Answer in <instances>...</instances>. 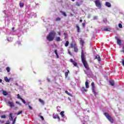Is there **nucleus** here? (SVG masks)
Listing matches in <instances>:
<instances>
[{
	"label": "nucleus",
	"instance_id": "nucleus-24",
	"mask_svg": "<svg viewBox=\"0 0 124 124\" xmlns=\"http://www.w3.org/2000/svg\"><path fill=\"white\" fill-rule=\"evenodd\" d=\"M64 111H61V113H60V115L62 116V118H63V117H64Z\"/></svg>",
	"mask_w": 124,
	"mask_h": 124
},
{
	"label": "nucleus",
	"instance_id": "nucleus-28",
	"mask_svg": "<svg viewBox=\"0 0 124 124\" xmlns=\"http://www.w3.org/2000/svg\"><path fill=\"white\" fill-rule=\"evenodd\" d=\"M61 17H57L56 18V22H58V21H61Z\"/></svg>",
	"mask_w": 124,
	"mask_h": 124
},
{
	"label": "nucleus",
	"instance_id": "nucleus-25",
	"mask_svg": "<svg viewBox=\"0 0 124 124\" xmlns=\"http://www.w3.org/2000/svg\"><path fill=\"white\" fill-rule=\"evenodd\" d=\"M68 73H69V70H67V72L65 73V77H67L68 76Z\"/></svg>",
	"mask_w": 124,
	"mask_h": 124
},
{
	"label": "nucleus",
	"instance_id": "nucleus-26",
	"mask_svg": "<svg viewBox=\"0 0 124 124\" xmlns=\"http://www.w3.org/2000/svg\"><path fill=\"white\" fill-rule=\"evenodd\" d=\"M80 43L81 44H82V46H83L84 43H85V42H84V40H83L81 38H80Z\"/></svg>",
	"mask_w": 124,
	"mask_h": 124
},
{
	"label": "nucleus",
	"instance_id": "nucleus-45",
	"mask_svg": "<svg viewBox=\"0 0 124 124\" xmlns=\"http://www.w3.org/2000/svg\"><path fill=\"white\" fill-rule=\"evenodd\" d=\"M98 56L99 55H97V56H96L95 57V60H97V58H98Z\"/></svg>",
	"mask_w": 124,
	"mask_h": 124
},
{
	"label": "nucleus",
	"instance_id": "nucleus-6",
	"mask_svg": "<svg viewBox=\"0 0 124 124\" xmlns=\"http://www.w3.org/2000/svg\"><path fill=\"white\" fill-rule=\"evenodd\" d=\"M115 38L117 40V44H118V45H119L120 46H122V40L119 39V37H118V36H115Z\"/></svg>",
	"mask_w": 124,
	"mask_h": 124
},
{
	"label": "nucleus",
	"instance_id": "nucleus-21",
	"mask_svg": "<svg viewBox=\"0 0 124 124\" xmlns=\"http://www.w3.org/2000/svg\"><path fill=\"white\" fill-rule=\"evenodd\" d=\"M56 41L57 42H59V41H61V37H56Z\"/></svg>",
	"mask_w": 124,
	"mask_h": 124
},
{
	"label": "nucleus",
	"instance_id": "nucleus-14",
	"mask_svg": "<svg viewBox=\"0 0 124 124\" xmlns=\"http://www.w3.org/2000/svg\"><path fill=\"white\" fill-rule=\"evenodd\" d=\"M76 29L77 32H80L81 31L80 27H79V25H78V24L76 25Z\"/></svg>",
	"mask_w": 124,
	"mask_h": 124
},
{
	"label": "nucleus",
	"instance_id": "nucleus-55",
	"mask_svg": "<svg viewBox=\"0 0 124 124\" xmlns=\"http://www.w3.org/2000/svg\"><path fill=\"white\" fill-rule=\"evenodd\" d=\"M15 29V28H14V27H13V28H12V30L13 31H14Z\"/></svg>",
	"mask_w": 124,
	"mask_h": 124
},
{
	"label": "nucleus",
	"instance_id": "nucleus-46",
	"mask_svg": "<svg viewBox=\"0 0 124 124\" xmlns=\"http://www.w3.org/2000/svg\"><path fill=\"white\" fill-rule=\"evenodd\" d=\"M82 26L85 27V26H86V23H83L82 24Z\"/></svg>",
	"mask_w": 124,
	"mask_h": 124
},
{
	"label": "nucleus",
	"instance_id": "nucleus-19",
	"mask_svg": "<svg viewBox=\"0 0 124 124\" xmlns=\"http://www.w3.org/2000/svg\"><path fill=\"white\" fill-rule=\"evenodd\" d=\"M85 87L86 89H89V82L88 81L85 82Z\"/></svg>",
	"mask_w": 124,
	"mask_h": 124
},
{
	"label": "nucleus",
	"instance_id": "nucleus-52",
	"mask_svg": "<svg viewBox=\"0 0 124 124\" xmlns=\"http://www.w3.org/2000/svg\"><path fill=\"white\" fill-rule=\"evenodd\" d=\"M30 103H31V102H28L27 103V105L29 106V105H30Z\"/></svg>",
	"mask_w": 124,
	"mask_h": 124
},
{
	"label": "nucleus",
	"instance_id": "nucleus-48",
	"mask_svg": "<svg viewBox=\"0 0 124 124\" xmlns=\"http://www.w3.org/2000/svg\"><path fill=\"white\" fill-rule=\"evenodd\" d=\"M47 82H50V78H47Z\"/></svg>",
	"mask_w": 124,
	"mask_h": 124
},
{
	"label": "nucleus",
	"instance_id": "nucleus-49",
	"mask_svg": "<svg viewBox=\"0 0 124 124\" xmlns=\"http://www.w3.org/2000/svg\"><path fill=\"white\" fill-rule=\"evenodd\" d=\"M16 104H20V102L18 101L16 102Z\"/></svg>",
	"mask_w": 124,
	"mask_h": 124
},
{
	"label": "nucleus",
	"instance_id": "nucleus-57",
	"mask_svg": "<svg viewBox=\"0 0 124 124\" xmlns=\"http://www.w3.org/2000/svg\"><path fill=\"white\" fill-rule=\"evenodd\" d=\"M58 34L59 35H61V32H59Z\"/></svg>",
	"mask_w": 124,
	"mask_h": 124
},
{
	"label": "nucleus",
	"instance_id": "nucleus-47",
	"mask_svg": "<svg viewBox=\"0 0 124 124\" xmlns=\"http://www.w3.org/2000/svg\"><path fill=\"white\" fill-rule=\"evenodd\" d=\"M5 124H10V122H9V120L7 121V123Z\"/></svg>",
	"mask_w": 124,
	"mask_h": 124
},
{
	"label": "nucleus",
	"instance_id": "nucleus-3",
	"mask_svg": "<svg viewBox=\"0 0 124 124\" xmlns=\"http://www.w3.org/2000/svg\"><path fill=\"white\" fill-rule=\"evenodd\" d=\"M104 116L108 119V120L111 123V124H113L114 123V119H113V118L110 116V114L108 113V112H105L104 113Z\"/></svg>",
	"mask_w": 124,
	"mask_h": 124
},
{
	"label": "nucleus",
	"instance_id": "nucleus-10",
	"mask_svg": "<svg viewBox=\"0 0 124 124\" xmlns=\"http://www.w3.org/2000/svg\"><path fill=\"white\" fill-rule=\"evenodd\" d=\"M53 119H58V120H61L60 116H59L58 114H56L53 115Z\"/></svg>",
	"mask_w": 124,
	"mask_h": 124
},
{
	"label": "nucleus",
	"instance_id": "nucleus-35",
	"mask_svg": "<svg viewBox=\"0 0 124 124\" xmlns=\"http://www.w3.org/2000/svg\"><path fill=\"white\" fill-rule=\"evenodd\" d=\"M3 95H7V92L5 91L3 92Z\"/></svg>",
	"mask_w": 124,
	"mask_h": 124
},
{
	"label": "nucleus",
	"instance_id": "nucleus-23",
	"mask_svg": "<svg viewBox=\"0 0 124 124\" xmlns=\"http://www.w3.org/2000/svg\"><path fill=\"white\" fill-rule=\"evenodd\" d=\"M64 45L65 47L68 46V45H69V42L68 41H66Z\"/></svg>",
	"mask_w": 124,
	"mask_h": 124
},
{
	"label": "nucleus",
	"instance_id": "nucleus-15",
	"mask_svg": "<svg viewBox=\"0 0 124 124\" xmlns=\"http://www.w3.org/2000/svg\"><path fill=\"white\" fill-rule=\"evenodd\" d=\"M54 53H55V55H56L57 59H59L60 58V56H59V54H58V50L55 49Z\"/></svg>",
	"mask_w": 124,
	"mask_h": 124
},
{
	"label": "nucleus",
	"instance_id": "nucleus-12",
	"mask_svg": "<svg viewBox=\"0 0 124 124\" xmlns=\"http://www.w3.org/2000/svg\"><path fill=\"white\" fill-rule=\"evenodd\" d=\"M80 91H81V92H83V93H85V92H88V90L86 89L85 88V87H82L81 89H80Z\"/></svg>",
	"mask_w": 124,
	"mask_h": 124
},
{
	"label": "nucleus",
	"instance_id": "nucleus-50",
	"mask_svg": "<svg viewBox=\"0 0 124 124\" xmlns=\"http://www.w3.org/2000/svg\"><path fill=\"white\" fill-rule=\"evenodd\" d=\"M17 44H21V42L18 41V42H17Z\"/></svg>",
	"mask_w": 124,
	"mask_h": 124
},
{
	"label": "nucleus",
	"instance_id": "nucleus-54",
	"mask_svg": "<svg viewBox=\"0 0 124 124\" xmlns=\"http://www.w3.org/2000/svg\"><path fill=\"white\" fill-rule=\"evenodd\" d=\"M79 21L80 22V23H82V22H83V20L80 19V20H79Z\"/></svg>",
	"mask_w": 124,
	"mask_h": 124
},
{
	"label": "nucleus",
	"instance_id": "nucleus-41",
	"mask_svg": "<svg viewBox=\"0 0 124 124\" xmlns=\"http://www.w3.org/2000/svg\"><path fill=\"white\" fill-rule=\"evenodd\" d=\"M28 107H29L30 110H32V107H31V106L29 105Z\"/></svg>",
	"mask_w": 124,
	"mask_h": 124
},
{
	"label": "nucleus",
	"instance_id": "nucleus-42",
	"mask_svg": "<svg viewBox=\"0 0 124 124\" xmlns=\"http://www.w3.org/2000/svg\"><path fill=\"white\" fill-rule=\"evenodd\" d=\"M40 117L41 119L42 120V121H44V117H43V116L41 115Z\"/></svg>",
	"mask_w": 124,
	"mask_h": 124
},
{
	"label": "nucleus",
	"instance_id": "nucleus-37",
	"mask_svg": "<svg viewBox=\"0 0 124 124\" xmlns=\"http://www.w3.org/2000/svg\"><path fill=\"white\" fill-rule=\"evenodd\" d=\"M21 100L22 101V102L24 104H26V101H25V100H24V99H21Z\"/></svg>",
	"mask_w": 124,
	"mask_h": 124
},
{
	"label": "nucleus",
	"instance_id": "nucleus-60",
	"mask_svg": "<svg viewBox=\"0 0 124 124\" xmlns=\"http://www.w3.org/2000/svg\"><path fill=\"white\" fill-rule=\"evenodd\" d=\"M16 86H18V83H16Z\"/></svg>",
	"mask_w": 124,
	"mask_h": 124
},
{
	"label": "nucleus",
	"instance_id": "nucleus-22",
	"mask_svg": "<svg viewBox=\"0 0 124 124\" xmlns=\"http://www.w3.org/2000/svg\"><path fill=\"white\" fill-rule=\"evenodd\" d=\"M9 120L13 121V117H12V113H10L9 115Z\"/></svg>",
	"mask_w": 124,
	"mask_h": 124
},
{
	"label": "nucleus",
	"instance_id": "nucleus-44",
	"mask_svg": "<svg viewBox=\"0 0 124 124\" xmlns=\"http://www.w3.org/2000/svg\"><path fill=\"white\" fill-rule=\"evenodd\" d=\"M64 35L65 37H66L67 36V34L66 33H64Z\"/></svg>",
	"mask_w": 124,
	"mask_h": 124
},
{
	"label": "nucleus",
	"instance_id": "nucleus-17",
	"mask_svg": "<svg viewBox=\"0 0 124 124\" xmlns=\"http://www.w3.org/2000/svg\"><path fill=\"white\" fill-rule=\"evenodd\" d=\"M106 6H107V7H110L111 6V3H110L109 2H106Z\"/></svg>",
	"mask_w": 124,
	"mask_h": 124
},
{
	"label": "nucleus",
	"instance_id": "nucleus-38",
	"mask_svg": "<svg viewBox=\"0 0 124 124\" xmlns=\"http://www.w3.org/2000/svg\"><path fill=\"white\" fill-rule=\"evenodd\" d=\"M22 113H23L22 111H19L17 112V115H20V114H22Z\"/></svg>",
	"mask_w": 124,
	"mask_h": 124
},
{
	"label": "nucleus",
	"instance_id": "nucleus-58",
	"mask_svg": "<svg viewBox=\"0 0 124 124\" xmlns=\"http://www.w3.org/2000/svg\"><path fill=\"white\" fill-rule=\"evenodd\" d=\"M1 123H2V124H4V121H2V122H1Z\"/></svg>",
	"mask_w": 124,
	"mask_h": 124
},
{
	"label": "nucleus",
	"instance_id": "nucleus-59",
	"mask_svg": "<svg viewBox=\"0 0 124 124\" xmlns=\"http://www.w3.org/2000/svg\"><path fill=\"white\" fill-rule=\"evenodd\" d=\"M72 1H75V0H71Z\"/></svg>",
	"mask_w": 124,
	"mask_h": 124
},
{
	"label": "nucleus",
	"instance_id": "nucleus-51",
	"mask_svg": "<svg viewBox=\"0 0 124 124\" xmlns=\"http://www.w3.org/2000/svg\"><path fill=\"white\" fill-rule=\"evenodd\" d=\"M123 50L121 51V52H123V53H124V46L123 47Z\"/></svg>",
	"mask_w": 124,
	"mask_h": 124
},
{
	"label": "nucleus",
	"instance_id": "nucleus-4",
	"mask_svg": "<svg viewBox=\"0 0 124 124\" xmlns=\"http://www.w3.org/2000/svg\"><path fill=\"white\" fill-rule=\"evenodd\" d=\"M91 86H92V93H93L94 95H96V94H97V93L96 92V90H95V86L94 85V82H92L91 83Z\"/></svg>",
	"mask_w": 124,
	"mask_h": 124
},
{
	"label": "nucleus",
	"instance_id": "nucleus-39",
	"mask_svg": "<svg viewBox=\"0 0 124 124\" xmlns=\"http://www.w3.org/2000/svg\"><path fill=\"white\" fill-rule=\"evenodd\" d=\"M97 60L98 61V62H100V61H101L100 57H99V55L98 56V58L97 59Z\"/></svg>",
	"mask_w": 124,
	"mask_h": 124
},
{
	"label": "nucleus",
	"instance_id": "nucleus-1",
	"mask_svg": "<svg viewBox=\"0 0 124 124\" xmlns=\"http://www.w3.org/2000/svg\"><path fill=\"white\" fill-rule=\"evenodd\" d=\"M81 62L86 69L87 70H91L90 69V67H89V65H88V62H87V61H86V58H85V54L84 53V50H81Z\"/></svg>",
	"mask_w": 124,
	"mask_h": 124
},
{
	"label": "nucleus",
	"instance_id": "nucleus-16",
	"mask_svg": "<svg viewBox=\"0 0 124 124\" xmlns=\"http://www.w3.org/2000/svg\"><path fill=\"white\" fill-rule=\"evenodd\" d=\"M4 80L5 81V82L9 83L10 82V78L8 79V78H7V77H4Z\"/></svg>",
	"mask_w": 124,
	"mask_h": 124
},
{
	"label": "nucleus",
	"instance_id": "nucleus-40",
	"mask_svg": "<svg viewBox=\"0 0 124 124\" xmlns=\"http://www.w3.org/2000/svg\"><path fill=\"white\" fill-rule=\"evenodd\" d=\"M16 119H17V117H16V118L14 119V121H13V124H15V122H16Z\"/></svg>",
	"mask_w": 124,
	"mask_h": 124
},
{
	"label": "nucleus",
	"instance_id": "nucleus-2",
	"mask_svg": "<svg viewBox=\"0 0 124 124\" xmlns=\"http://www.w3.org/2000/svg\"><path fill=\"white\" fill-rule=\"evenodd\" d=\"M56 31H50L46 36V39L48 41H53L55 39V36H56Z\"/></svg>",
	"mask_w": 124,
	"mask_h": 124
},
{
	"label": "nucleus",
	"instance_id": "nucleus-56",
	"mask_svg": "<svg viewBox=\"0 0 124 124\" xmlns=\"http://www.w3.org/2000/svg\"><path fill=\"white\" fill-rule=\"evenodd\" d=\"M122 63H123V65H124V61H123Z\"/></svg>",
	"mask_w": 124,
	"mask_h": 124
},
{
	"label": "nucleus",
	"instance_id": "nucleus-9",
	"mask_svg": "<svg viewBox=\"0 0 124 124\" xmlns=\"http://www.w3.org/2000/svg\"><path fill=\"white\" fill-rule=\"evenodd\" d=\"M8 104H9L10 107H11V108H12L13 107H14V106H15L14 103H13V102L9 101L8 102Z\"/></svg>",
	"mask_w": 124,
	"mask_h": 124
},
{
	"label": "nucleus",
	"instance_id": "nucleus-7",
	"mask_svg": "<svg viewBox=\"0 0 124 124\" xmlns=\"http://www.w3.org/2000/svg\"><path fill=\"white\" fill-rule=\"evenodd\" d=\"M70 46L69 47V48H71V49H73L74 47H75L76 46H77V45H76V43H75L74 42H72L70 43Z\"/></svg>",
	"mask_w": 124,
	"mask_h": 124
},
{
	"label": "nucleus",
	"instance_id": "nucleus-34",
	"mask_svg": "<svg viewBox=\"0 0 124 124\" xmlns=\"http://www.w3.org/2000/svg\"><path fill=\"white\" fill-rule=\"evenodd\" d=\"M118 26L119 27V28H120V29L123 28V25H122V24H121V23L119 24Z\"/></svg>",
	"mask_w": 124,
	"mask_h": 124
},
{
	"label": "nucleus",
	"instance_id": "nucleus-36",
	"mask_svg": "<svg viewBox=\"0 0 124 124\" xmlns=\"http://www.w3.org/2000/svg\"><path fill=\"white\" fill-rule=\"evenodd\" d=\"M76 5H77V6H80V5H81V4H80V3H79V2H77Z\"/></svg>",
	"mask_w": 124,
	"mask_h": 124
},
{
	"label": "nucleus",
	"instance_id": "nucleus-18",
	"mask_svg": "<svg viewBox=\"0 0 124 124\" xmlns=\"http://www.w3.org/2000/svg\"><path fill=\"white\" fill-rule=\"evenodd\" d=\"M24 5L25 3H24V2H20L19 3V7H20V8H22V7H24Z\"/></svg>",
	"mask_w": 124,
	"mask_h": 124
},
{
	"label": "nucleus",
	"instance_id": "nucleus-5",
	"mask_svg": "<svg viewBox=\"0 0 124 124\" xmlns=\"http://www.w3.org/2000/svg\"><path fill=\"white\" fill-rule=\"evenodd\" d=\"M95 4L96 6V7H98V8L100 9L101 8V3L100 2V1L99 0H96L94 1Z\"/></svg>",
	"mask_w": 124,
	"mask_h": 124
},
{
	"label": "nucleus",
	"instance_id": "nucleus-11",
	"mask_svg": "<svg viewBox=\"0 0 124 124\" xmlns=\"http://www.w3.org/2000/svg\"><path fill=\"white\" fill-rule=\"evenodd\" d=\"M78 51L79 49H78L77 46H76L75 47H74V52H75V53H78Z\"/></svg>",
	"mask_w": 124,
	"mask_h": 124
},
{
	"label": "nucleus",
	"instance_id": "nucleus-32",
	"mask_svg": "<svg viewBox=\"0 0 124 124\" xmlns=\"http://www.w3.org/2000/svg\"><path fill=\"white\" fill-rule=\"evenodd\" d=\"M109 83L110 85H111L112 86V87H114L115 83H114V82H112V81H109Z\"/></svg>",
	"mask_w": 124,
	"mask_h": 124
},
{
	"label": "nucleus",
	"instance_id": "nucleus-27",
	"mask_svg": "<svg viewBox=\"0 0 124 124\" xmlns=\"http://www.w3.org/2000/svg\"><path fill=\"white\" fill-rule=\"evenodd\" d=\"M61 13L62 14V15H63V16H64L65 17H66V14L65 13V12H61Z\"/></svg>",
	"mask_w": 124,
	"mask_h": 124
},
{
	"label": "nucleus",
	"instance_id": "nucleus-30",
	"mask_svg": "<svg viewBox=\"0 0 124 124\" xmlns=\"http://www.w3.org/2000/svg\"><path fill=\"white\" fill-rule=\"evenodd\" d=\"M39 101H40V102H41V103H42L43 104H44V101H43V100H42L41 99H39Z\"/></svg>",
	"mask_w": 124,
	"mask_h": 124
},
{
	"label": "nucleus",
	"instance_id": "nucleus-29",
	"mask_svg": "<svg viewBox=\"0 0 124 124\" xmlns=\"http://www.w3.org/2000/svg\"><path fill=\"white\" fill-rule=\"evenodd\" d=\"M6 70H7V72H10V67H7Z\"/></svg>",
	"mask_w": 124,
	"mask_h": 124
},
{
	"label": "nucleus",
	"instance_id": "nucleus-53",
	"mask_svg": "<svg viewBox=\"0 0 124 124\" xmlns=\"http://www.w3.org/2000/svg\"><path fill=\"white\" fill-rule=\"evenodd\" d=\"M0 83H2V79L0 78Z\"/></svg>",
	"mask_w": 124,
	"mask_h": 124
},
{
	"label": "nucleus",
	"instance_id": "nucleus-33",
	"mask_svg": "<svg viewBox=\"0 0 124 124\" xmlns=\"http://www.w3.org/2000/svg\"><path fill=\"white\" fill-rule=\"evenodd\" d=\"M17 98L18 99H20V100L22 99V97H21V96H20V94H17Z\"/></svg>",
	"mask_w": 124,
	"mask_h": 124
},
{
	"label": "nucleus",
	"instance_id": "nucleus-13",
	"mask_svg": "<svg viewBox=\"0 0 124 124\" xmlns=\"http://www.w3.org/2000/svg\"><path fill=\"white\" fill-rule=\"evenodd\" d=\"M111 28H107V27H105L104 28V31H111Z\"/></svg>",
	"mask_w": 124,
	"mask_h": 124
},
{
	"label": "nucleus",
	"instance_id": "nucleus-61",
	"mask_svg": "<svg viewBox=\"0 0 124 124\" xmlns=\"http://www.w3.org/2000/svg\"><path fill=\"white\" fill-rule=\"evenodd\" d=\"M18 108V107H16V109H17Z\"/></svg>",
	"mask_w": 124,
	"mask_h": 124
},
{
	"label": "nucleus",
	"instance_id": "nucleus-31",
	"mask_svg": "<svg viewBox=\"0 0 124 124\" xmlns=\"http://www.w3.org/2000/svg\"><path fill=\"white\" fill-rule=\"evenodd\" d=\"M1 119H5L6 118V116L5 114H4L1 116Z\"/></svg>",
	"mask_w": 124,
	"mask_h": 124
},
{
	"label": "nucleus",
	"instance_id": "nucleus-8",
	"mask_svg": "<svg viewBox=\"0 0 124 124\" xmlns=\"http://www.w3.org/2000/svg\"><path fill=\"white\" fill-rule=\"evenodd\" d=\"M70 62H72V63L74 65V66H77V63L75 61H73V59H71Z\"/></svg>",
	"mask_w": 124,
	"mask_h": 124
},
{
	"label": "nucleus",
	"instance_id": "nucleus-43",
	"mask_svg": "<svg viewBox=\"0 0 124 124\" xmlns=\"http://www.w3.org/2000/svg\"><path fill=\"white\" fill-rule=\"evenodd\" d=\"M68 54H69V55H70V56H71V52H70V51H69V50H68Z\"/></svg>",
	"mask_w": 124,
	"mask_h": 124
},
{
	"label": "nucleus",
	"instance_id": "nucleus-20",
	"mask_svg": "<svg viewBox=\"0 0 124 124\" xmlns=\"http://www.w3.org/2000/svg\"><path fill=\"white\" fill-rule=\"evenodd\" d=\"M65 93H66V94H67L68 95H69V96L72 97V94H71L70 93H69V92H68V91H65Z\"/></svg>",
	"mask_w": 124,
	"mask_h": 124
}]
</instances>
